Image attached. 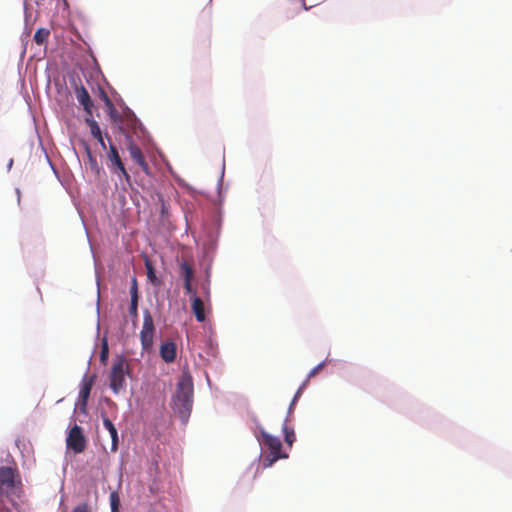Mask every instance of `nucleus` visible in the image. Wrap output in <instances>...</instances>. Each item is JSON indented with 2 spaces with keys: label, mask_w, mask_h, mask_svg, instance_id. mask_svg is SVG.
<instances>
[{
  "label": "nucleus",
  "mask_w": 512,
  "mask_h": 512,
  "mask_svg": "<svg viewBox=\"0 0 512 512\" xmlns=\"http://www.w3.org/2000/svg\"><path fill=\"white\" fill-rule=\"evenodd\" d=\"M193 380L188 373H183L178 380L173 396V410L183 422H187L193 405Z\"/></svg>",
  "instance_id": "1"
},
{
  "label": "nucleus",
  "mask_w": 512,
  "mask_h": 512,
  "mask_svg": "<svg viewBox=\"0 0 512 512\" xmlns=\"http://www.w3.org/2000/svg\"><path fill=\"white\" fill-rule=\"evenodd\" d=\"M260 442L269 450V453L265 455L263 460L265 468L272 466L279 459L288 458V455L281 451L282 444L278 437L261 430Z\"/></svg>",
  "instance_id": "2"
},
{
  "label": "nucleus",
  "mask_w": 512,
  "mask_h": 512,
  "mask_svg": "<svg viewBox=\"0 0 512 512\" xmlns=\"http://www.w3.org/2000/svg\"><path fill=\"white\" fill-rule=\"evenodd\" d=\"M126 374H129V365L123 357H117L112 363L109 375V386L115 394L125 390Z\"/></svg>",
  "instance_id": "3"
},
{
  "label": "nucleus",
  "mask_w": 512,
  "mask_h": 512,
  "mask_svg": "<svg viewBox=\"0 0 512 512\" xmlns=\"http://www.w3.org/2000/svg\"><path fill=\"white\" fill-rule=\"evenodd\" d=\"M17 471L8 466L0 467V498L2 496H8L9 492L13 490L16 483L20 484V480H17ZM0 512H9V509L0 501Z\"/></svg>",
  "instance_id": "4"
},
{
  "label": "nucleus",
  "mask_w": 512,
  "mask_h": 512,
  "mask_svg": "<svg viewBox=\"0 0 512 512\" xmlns=\"http://www.w3.org/2000/svg\"><path fill=\"white\" fill-rule=\"evenodd\" d=\"M155 326L153 318L148 310L143 313V325L140 331V341L143 351L150 352L153 347Z\"/></svg>",
  "instance_id": "5"
},
{
  "label": "nucleus",
  "mask_w": 512,
  "mask_h": 512,
  "mask_svg": "<svg viewBox=\"0 0 512 512\" xmlns=\"http://www.w3.org/2000/svg\"><path fill=\"white\" fill-rule=\"evenodd\" d=\"M66 444L76 454L82 453L85 450L87 441L80 426L74 425L70 429L66 438Z\"/></svg>",
  "instance_id": "6"
},
{
  "label": "nucleus",
  "mask_w": 512,
  "mask_h": 512,
  "mask_svg": "<svg viewBox=\"0 0 512 512\" xmlns=\"http://www.w3.org/2000/svg\"><path fill=\"white\" fill-rule=\"evenodd\" d=\"M107 159L110 162V168L114 173L123 176L126 182L130 183V175L127 172L121 157L118 153L116 146L113 143L109 144V151L107 153Z\"/></svg>",
  "instance_id": "7"
},
{
  "label": "nucleus",
  "mask_w": 512,
  "mask_h": 512,
  "mask_svg": "<svg viewBox=\"0 0 512 512\" xmlns=\"http://www.w3.org/2000/svg\"><path fill=\"white\" fill-rule=\"evenodd\" d=\"M127 148H128L130 157L133 159V161H135L140 166V168L146 175H149L150 167H149L148 163L146 162L141 149L133 141L129 142Z\"/></svg>",
  "instance_id": "8"
},
{
  "label": "nucleus",
  "mask_w": 512,
  "mask_h": 512,
  "mask_svg": "<svg viewBox=\"0 0 512 512\" xmlns=\"http://www.w3.org/2000/svg\"><path fill=\"white\" fill-rule=\"evenodd\" d=\"M95 375L91 377L85 376L81 383V388L79 391V400L81 404V410L85 411L87 406V401L91 393L92 386L94 384Z\"/></svg>",
  "instance_id": "9"
},
{
  "label": "nucleus",
  "mask_w": 512,
  "mask_h": 512,
  "mask_svg": "<svg viewBox=\"0 0 512 512\" xmlns=\"http://www.w3.org/2000/svg\"><path fill=\"white\" fill-rule=\"evenodd\" d=\"M75 96L77 101L83 106L85 112L91 116L93 109V102L90 98V95L87 89L84 86H76L75 88Z\"/></svg>",
  "instance_id": "10"
},
{
  "label": "nucleus",
  "mask_w": 512,
  "mask_h": 512,
  "mask_svg": "<svg viewBox=\"0 0 512 512\" xmlns=\"http://www.w3.org/2000/svg\"><path fill=\"white\" fill-rule=\"evenodd\" d=\"M160 356L166 363H172L176 359V345L174 342L163 343L160 347Z\"/></svg>",
  "instance_id": "11"
},
{
  "label": "nucleus",
  "mask_w": 512,
  "mask_h": 512,
  "mask_svg": "<svg viewBox=\"0 0 512 512\" xmlns=\"http://www.w3.org/2000/svg\"><path fill=\"white\" fill-rule=\"evenodd\" d=\"M103 425L108 430L112 444H111V451L116 452L118 449V433L115 425L112 423V421L108 417H103Z\"/></svg>",
  "instance_id": "12"
},
{
  "label": "nucleus",
  "mask_w": 512,
  "mask_h": 512,
  "mask_svg": "<svg viewBox=\"0 0 512 512\" xmlns=\"http://www.w3.org/2000/svg\"><path fill=\"white\" fill-rule=\"evenodd\" d=\"M192 311L199 322L205 320L204 303L199 297H194L192 301Z\"/></svg>",
  "instance_id": "13"
},
{
  "label": "nucleus",
  "mask_w": 512,
  "mask_h": 512,
  "mask_svg": "<svg viewBox=\"0 0 512 512\" xmlns=\"http://www.w3.org/2000/svg\"><path fill=\"white\" fill-rule=\"evenodd\" d=\"M324 367V362L318 364L317 366H315L309 373H308V376H307V379L303 382V384L300 386V388L298 389L297 393L295 394L294 396V399L292 401V404H294V402L297 400V398L299 397V395L301 394L302 390L304 389V387L307 385V383L309 382V380L316 376L321 370L322 368Z\"/></svg>",
  "instance_id": "14"
},
{
  "label": "nucleus",
  "mask_w": 512,
  "mask_h": 512,
  "mask_svg": "<svg viewBox=\"0 0 512 512\" xmlns=\"http://www.w3.org/2000/svg\"><path fill=\"white\" fill-rule=\"evenodd\" d=\"M50 35V31L46 28H39L36 30L35 34H34V41L38 44V45H43L44 43H46L48 37Z\"/></svg>",
  "instance_id": "15"
},
{
  "label": "nucleus",
  "mask_w": 512,
  "mask_h": 512,
  "mask_svg": "<svg viewBox=\"0 0 512 512\" xmlns=\"http://www.w3.org/2000/svg\"><path fill=\"white\" fill-rule=\"evenodd\" d=\"M180 267H181V271H182L183 280L192 282V280L194 278V272H193L192 267L187 262L181 263Z\"/></svg>",
  "instance_id": "16"
},
{
  "label": "nucleus",
  "mask_w": 512,
  "mask_h": 512,
  "mask_svg": "<svg viewBox=\"0 0 512 512\" xmlns=\"http://www.w3.org/2000/svg\"><path fill=\"white\" fill-rule=\"evenodd\" d=\"M283 433H284V440L289 445L292 446L294 441L296 440L295 432L293 428H290L288 425H283Z\"/></svg>",
  "instance_id": "17"
},
{
  "label": "nucleus",
  "mask_w": 512,
  "mask_h": 512,
  "mask_svg": "<svg viewBox=\"0 0 512 512\" xmlns=\"http://www.w3.org/2000/svg\"><path fill=\"white\" fill-rule=\"evenodd\" d=\"M111 512H119L120 498L116 491L110 493Z\"/></svg>",
  "instance_id": "18"
},
{
  "label": "nucleus",
  "mask_w": 512,
  "mask_h": 512,
  "mask_svg": "<svg viewBox=\"0 0 512 512\" xmlns=\"http://www.w3.org/2000/svg\"><path fill=\"white\" fill-rule=\"evenodd\" d=\"M145 266H146V269H147V277H148V279L153 284H157L158 285L159 284V280L156 277V274H155V271H154V268H153L152 264L149 261H146Z\"/></svg>",
  "instance_id": "19"
},
{
  "label": "nucleus",
  "mask_w": 512,
  "mask_h": 512,
  "mask_svg": "<svg viewBox=\"0 0 512 512\" xmlns=\"http://www.w3.org/2000/svg\"><path fill=\"white\" fill-rule=\"evenodd\" d=\"M86 123H87V125L90 128V132H91L92 136L95 135V134H98V132L101 131L98 123L94 119H92L91 117L86 118Z\"/></svg>",
  "instance_id": "20"
},
{
  "label": "nucleus",
  "mask_w": 512,
  "mask_h": 512,
  "mask_svg": "<svg viewBox=\"0 0 512 512\" xmlns=\"http://www.w3.org/2000/svg\"><path fill=\"white\" fill-rule=\"evenodd\" d=\"M129 313L134 318L138 315V300H136V296L131 299Z\"/></svg>",
  "instance_id": "21"
},
{
  "label": "nucleus",
  "mask_w": 512,
  "mask_h": 512,
  "mask_svg": "<svg viewBox=\"0 0 512 512\" xmlns=\"http://www.w3.org/2000/svg\"><path fill=\"white\" fill-rule=\"evenodd\" d=\"M86 152L88 155L89 163L92 169H98V163L96 158L92 155L90 147L86 145Z\"/></svg>",
  "instance_id": "22"
},
{
  "label": "nucleus",
  "mask_w": 512,
  "mask_h": 512,
  "mask_svg": "<svg viewBox=\"0 0 512 512\" xmlns=\"http://www.w3.org/2000/svg\"><path fill=\"white\" fill-rule=\"evenodd\" d=\"M73 512H92V511L89 508L88 504L83 503V504H80V505L76 506L73 509Z\"/></svg>",
  "instance_id": "23"
},
{
  "label": "nucleus",
  "mask_w": 512,
  "mask_h": 512,
  "mask_svg": "<svg viewBox=\"0 0 512 512\" xmlns=\"http://www.w3.org/2000/svg\"><path fill=\"white\" fill-rule=\"evenodd\" d=\"M184 288H185L187 294L195 293V290L192 286V282L184 281Z\"/></svg>",
  "instance_id": "24"
},
{
  "label": "nucleus",
  "mask_w": 512,
  "mask_h": 512,
  "mask_svg": "<svg viewBox=\"0 0 512 512\" xmlns=\"http://www.w3.org/2000/svg\"><path fill=\"white\" fill-rule=\"evenodd\" d=\"M131 299H133V297L136 296V300H138V292H137V285H136V280L134 279L133 281V285L131 287Z\"/></svg>",
  "instance_id": "25"
},
{
  "label": "nucleus",
  "mask_w": 512,
  "mask_h": 512,
  "mask_svg": "<svg viewBox=\"0 0 512 512\" xmlns=\"http://www.w3.org/2000/svg\"><path fill=\"white\" fill-rule=\"evenodd\" d=\"M107 354H108V347H107V344L104 343L102 350H101V354H100V358L102 361H104L106 359Z\"/></svg>",
  "instance_id": "26"
},
{
  "label": "nucleus",
  "mask_w": 512,
  "mask_h": 512,
  "mask_svg": "<svg viewBox=\"0 0 512 512\" xmlns=\"http://www.w3.org/2000/svg\"><path fill=\"white\" fill-rule=\"evenodd\" d=\"M97 141L99 142L102 149L106 150L107 146H106L103 136H101V138L97 139Z\"/></svg>",
  "instance_id": "27"
},
{
  "label": "nucleus",
  "mask_w": 512,
  "mask_h": 512,
  "mask_svg": "<svg viewBox=\"0 0 512 512\" xmlns=\"http://www.w3.org/2000/svg\"><path fill=\"white\" fill-rule=\"evenodd\" d=\"M102 95H103V98L105 99V101H106L108 104H110V100H109L108 96L106 95V93L102 91Z\"/></svg>",
  "instance_id": "28"
},
{
  "label": "nucleus",
  "mask_w": 512,
  "mask_h": 512,
  "mask_svg": "<svg viewBox=\"0 0 512 512\" xmlns=\"http://www.w3.org/2000/svg\"><path fill=\"white\" fill-rule=\"evenodd\" d=\"M101 136H102V132H101V131H100V132H98V134L93 135V137H94L95 139H99V138H101Z\"/></svg>",
  "instance_id": "29"
},
{
  "label": "nucleus",
  "mask_w": 512,
  "mask_h": 512,
  "mask_svg": "<svg viewBox=\"0 0 512 512\" xmlns=\"http://www.w3.org/2000/svg\"><path fill=\"white\" fill-rule=\"evenodd\" d=\"M44 1L45 0H35V3H36L37 6H40V5L43 4Z\"/></svg>",
  "instance_id": "30"
},
{
  "label": "nucleus",
  "mask_w": 512,
  "mask_h": 512,
  "mask_svg": "<svg viewBox=\"0 0 512 512\" xmlns=\"http://www.w3.org/2000/svg\"><path fill=\"white\" fill-rule=\"evenodd\" d=\"M13 160L11 159L10 162H8L9 167L12 166Z\"/></svg>",
  "instance_id": "31"
}]
</instances>
